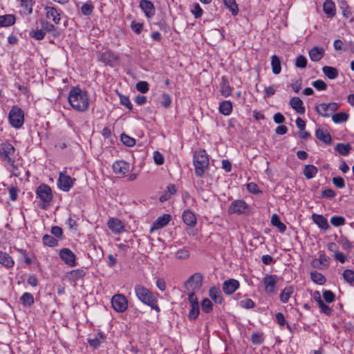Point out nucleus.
Instances as JSON below:
<instances>
[{
  "label": "nucleus",
  "instance_id": "37998d69",
  "mask_svg": "<svg viewBox=\"0 0 354 354\" xmlns=\"http://www.w3.org/2000/svg\"><path fill=\"white\" fill-rule=\"evenodd\" d=\"M20 300L24 306H30L34 304L33 295L29 292H24L21 295Z\"/></svg>",
  "mask_w": 354,
  "mask_h": 354
},
{
  "label": "nucleus",
  "instance_id": "ddd939ff",
  "mask_svg": "<svg viewBox=\"0 0 354 354\" xmlns=\"http://www.w3.org/2000/svg\"><path fill=\"white\" fill-rule=\"evenodd\" d=\"M278 282V277L276 274H266L263 278L265 285V290L268 293H273L276 290V284Z\"/></svg>",
  "mask_w": 354,
  "mask_h": 354
},
{
  "label": "nucleus",
  "instance_id": "c03bdc74",
  "mask_svg": "<svg viewBox=\"0 0 354 354\" xmlns=\"http://www.w3.org/2000/svg\"><path fill=\"white\" fill-rule=\"evenodd\" d=\"M42 241L44 245L49 247H55L58 245V241L49 234H45L42 237Z\"/></svg>",
  "mask_w": 354,
  "mask_h": 354
},
{
  "label": "nucleus",
  "instance_id": "dca6fc26",
  "mask_svg": "<svg viewBox=\"0 0 354 354\" xmlns=\"http://www.w3.org/2000/svg\"><path fill=\"white\" fill-rule=\"evenodd\" d=\"M112 167L115 174L124 176L129 171L130 165L124 160H117Z\"/></svg>",
  "mask_w": 354,
  "mask_h": 354
},
{
  "label": "nucleus",
  "instance_id": "bf43d9fd",
  "mask_svg": "<svg viewBox=\"0 0 354 354\" xmlns=\"http://www.w3.org/2000/svg\"><path fill=\"white\" fill-rule=\"evenodd\" d=\"M93 10V6L91 3H84L81 8L82 13L85 16H89L91 15Z\"/></svg>",
  "mask_w": 354,
  "mask_h": 354
},
{
  "label": "nucleus",
  "instance_id": "393cba45",
  "mask_svg": "<svg viewBox=\"0 0 354 354\" xmlns=\"http://www.w3.org/2000/svg\"><path fill=\"white\" fill-rule=\"evenodd\" d=\"M315 136L318 140L326 145H330L332 142L331 136L327 130L320 128L317 129L315 131Z\"/></svg>",
  "mask_w": 354,
  "mask_h": 354
},
{
  "label": "nucleus",
  "instance_id": "052dcab7",
  "mask_svg": "<svg viewBox=\"0 0 354 354\" xmlns=\"http://www.w3.org/2000/svg\"><path fill=\"white\" fill-rule=\"evenodd\" d=\"M307 66V59L304 55H299L295 60V66L299 68H304Z\"/></svg>",
  "mask_w": 354,
  "mask_h": 354
},
{
  "label": "nucleus",
  "instance_id": "e433bc0d",
  "mask_svg": "<svg viewBox=\"0 0 354 354\" xmlns=\"http://www.w3.org/2000/svg\"><path fill=\"white\" fill-rule=\"evenodd\" d=\"M322 72L330 80H334L338 76L337 69L332 66H324L322 68Z\"/></svg>",
  "mask_w": 354,
  "mask_h": 354
},
{
  "label": "nucleus",
  "instance_id": "e2e57ef3",
  "mask_svg": "<svg viewBox=\"0 0 354 354\" xmlns=\"http://www.w3.org/2000/svg\"><path fill=\"white\" fill-rule=\"evenodd\" d=\"M189 255V250L185 248L180 249L176 252V257L178 259H187Z\"/></svg>",
  "mask_w": 354,
  "mask_h": 354
},
{
  "label": "nucleus",
  "instance_id": "9d476101",
  "mask_svg": "<svg viewBox=\"0 0 354 354\" xmlns=\"http://www.w3.org/2000/svg\"><path fill=\"white\" fill-rule=\"evenodd\" d=\"M75 178L63 172H60L57 180V186L63 192H68L73 186Z\"/></svg>",
  "mask_w": 354,
  "mask_h": 354
},
{
  "label": "nucleus",
  "instance_id": "49530a36",
  "mask_svg": "<svg viewBox=\"0 0 354 354\" xmlns=\"http://www.w3.org/2000/svg\"><path fill=\"white\" fill-rule=\"evenodd\" d=\"M330 223L335 227H339L346 223V219L342 216H333L330 218Z\"/></svg>",
  "mask_w": 354,
  "mask_h": 354
},
{
  "label": "nucleus",
  "instance_id": "8fccbe9b",
  "mask_svg": "<svg viewBox=\"0 0 354 354\" xmlns=\"http://www.w3.org/2000/svg\"><path fill=\"white\" fill-rule=\"evenodd\" d=\"M120 102L122 105L124 106L128 110L132 111L133 104H131L129 97L127 95L119 94Z\"/></svg>",
  "mask_w": 354,
  "mask_h": 354
},
{
  "label": "nucleus",
  "instance_id": "f03ea898",
  "mask_svg": "<svg viewBox=\"0 0 354 354\" xmlns=\"http://www.w3.org/2000/svg\"><path fill=\"white\" fill-rule=\"evenodd\" d=\"M134 289L137 298L142 304L150 306L158 313L160 311L158 305V299L150 290L140 284L136 285Z\"/></svg>",
  "mask_w": 354,
  "mask_h": 354
},
{
  "label": "nucleus",
  "instance_id": "4c0bfd02",
  "mask_svg": "<svg viewBox=\"0 0 354 354\" xmlns=\"http://www.w3.org/2000/svg\"><path fill=\"white\" fill-rule=\"evenodd\" d=\"M303 174L307 179H311L317 174V168L313 165H307L304 167Z\"/></svg>",
  "mask_w": 354,
  "mask_h": 354
},
{
  "label": "nucleus",
  "instance_id": "a18cd8bd",
  "mask_svg": "<svg viewBox=\"0 0 354 354\" xmlns=\"http://www.w3.org/2000/svg\"><path fill=\"white\" fill-rule=\"evenodd\" d=\"M120 140L127 147H133L136 145V140L124 133L121 134Z\"/></svg>",
  "mask_w": 354,
  "mask_h": 354
},
{
  "label": "nucleus",
  "instance_id": "5fc2aeb1",
  "mask_svg": "<svg viewBox=\"0 0 354 354\" xmlns=\"http://www.w3.org/2000/svg\"><path fill=\"white\" fill-rule=\"evenodd\" d=\"M343 277L344 280L349 283H354V271L353 270L346 269L343 272Z\"/></svg>",
  "mask_w": 354,
  "mask_h": 354
},
{
  "label": "nucleus",
  "instance_id": "7c9ffc66",
  "mask_svg": "<svg viewBox=\"0 0 354 354\" xmlns=\"http://www.w3.org/2000/svg\"><path fill=\"white\" fill-rule=\"evenodd\" d=\"M351 150L352 147L349 143L339 142L337 143L335 147V151H337L339 154L344 156H348Z\"/></svg>",
  "mask_w": 354,
  "mask_h": 354
},
{
  "label": "nucleus",
  "instance_id": "4d7b16f0",
  "mask_svg": "<svg viewBox=\"0 0 354 354\" xmlns=\"http://www.w3.org/2000/svg\"><path fill=\"white\" fill-rule=\"evenodd\" d=\"M191 307L188 317L190 320H195L198 318L200 313L199 306H191Z\"/></svg>",
  "mask_w": 354,
  "mask_h": 354
},
{
  "label": "nucleus",
  "instance_id": "2eb2a0df",
  "mask_svg": "<svg viewBox=\"0 0 354 354\" xmlns=\"http://www.w3.org/2000/svg\"><path fill=\"white\" fill-rule=\"evenodd\" d=\"M171 220V216L169 214H164L158 217L152 223L151 232L165 227Z\"/></svg>",
  "mask_w": 354,
  "mask_h": 354
},
{
  "label": "nucleus",
  "instance_id": "6e6552de",
  "mask_svg": "<svg viewBox=\"0 0 354 354\" xmlns=\"http://www.w3.org/2000/svg\"><path fill=\"white\" fill-rule=\"evenodd\" d=\"M111 305L116 312L123 313L127 309L128 301L124 295L116 294L111 299Z\"/></svg>",
  "mask_w": 354,
  "mask_h": 354
},
{
  "label": "nucleus",
  "instance_id": "f704fd0d",
  "mask_svg": "<svg viewBox=\"0 0 354 354\" xmlns=\"http://www.w3.org/2000/svg\"><path fill=\"white\" fill-rule=\"evenodd\" d=\"M270 223L273 226L277 227L281 233L286 232V225L280 221L277 214H274L272 216Z\"/></svg>",
  "mask_w": 354,
  "mask_h": 354
},
{
  "label": "nucleus",
  "instance_id": "aec40b11",
  "mask_svg": "<svg viewBox=\"0 0 354 354\" xmlns=\"http://www.w3.org/2000/svg\"><path fill=\"white\" fill-rule=\"evenodd\" d=\"M45 10L46 11L47 18L52 19L53 22L56 24H59L60 23V11H59L56 8L52 6H46Z\"/></svg>",
  "mask_w": 354,
  "mask_h": 354
},
{
  "label": "nucleus",
  "instance_id": "864d4df0",
  "mask_svg": "<svg viewBox=\"0 0 354 354\" xmlns=\"http://www.w3.org/2000/svg\"><path fill=\"white\" fill-rule=\"evenodd\" d=\"M201 307L203 312L209 313L212 310L213 305L209 299L205 298L201 302Z\"/></svg>",
  "mask_w": 354,
  "mask_h": 354
},
{
  "label": "nucleus",
  "instance_id": "2f4dec72",
  "mask_svg": "<svg viewBox=\"0 0 354 354\" xmlns=\"http://www.w3.org/2000/svg\"><path fill=\"white\" fill-rule=\"evenodd\" d=\"M329 257H327L323 251H321L319 252V259L313 260L312 265L314 268H319V264L328 266L329 264Z\"/></svg>",
  "mask_w": 354,
  "mask_h": 354
},
{
  "label": "nucleus",
  "instance_id": "f3484780",
  "mask_svg": "<svg viewBox=\"0 0 354 354\" xmlns=\"http://www.w3.org/2000/svg\"><path fill=\"white\" fill-rule=\"evenodd\" d=\"M232 90L233 87L230 85L227 77L225 75L222 76L220 83V92L221 95L227 97L231 95Z\"/></svg>",
  "mask_w": 354,
  "mask_h": 354
},
{
  "label": "nucleus",
  "instance_id": "58836bf2",
  "mask_svg": "<svg viewBox=\"0 0 354 354\" xmlns=\"http://www.w3.org/2000/svg\"><path fill=\"white\" fill-rule=\"evenodd\" d=\"M310 279L315 283L318 285H324L326 281L325 277L322 273L315 270L310 272Z\"/></svg>",
  "mask_w": 354,
  "mask_h": 354
},
{
  "label": "nucleus",
  "instance_id": "9b49d317",
  "mask_svg": "<svg viewBox=\"0 0 354 354\" xmlns=\"http://www.w3.org/2000/svg\"><path fill=\"white\" fill-rule=\"evenodd\" d=\"M60 259L68 266L74 267L77 265L76 256L69 248H62L59 251Z\"/></svg>",
  "mask_w": 354,
  "mask_h": 354
},
{
  "label": "nucleus",
  "instance_id": "a211bd4d",
  "mask_svg": "<svg viewBox=\"0 0 354 354\" xmlns=\"http://www.w3.org/2000/svg\"><path fill=\"white\" fill-rule=\"evenodd\" d=\"M140 8L147 17H151L155 14V8L152 2L149 0H141Z\"/></svg>",
  "mask_w": 354,
  "mask_h": 354
},
{
  "label": "nucleus",
  "instance_id": "603ef678",
  "mask_svg": "<svg viewBox=\"0 0 354 354\" xmlns=\"http://www.w3.org/2000/svg\"><path fill=\"white\" fill-rule=\"evenodd\" d=\"M323 298L326 303H332L335 299V295L329 290H324L322 292Z\"/></svg>",
  "mask_w": 354,
  "mask_h": 354
},
{
  "label": "nucleus",
  "instance_id": "20e7f679",
  "mask_svg": "<svg viewBox=\"0 0 354 354\" xmlns=\"http://www.w3.org/2000/svg\"><path fill=\"white\" fill-rule=\"evenodd\" d=\"M16 149L8 140L0 143V160L10 165L13 169H17L15 165Z\"/></svg>",
  "mask_w": 354,
  "mask_h": 354
},
{
  "label": "nucleus",
  "instance_id": "c9c22d12",
  "mask_svg": "<svg viewBox=\"0 0 354 354\" xmlns=\"http://www.w3.org/2000/svg\"><path fill=\"white\" fill-rule=\"evenodd\" d=\"M271 66H272V73L275 75H278L281 71V60L279 57L276 55H273L271 57Z\"/></svg>",
  "mask_w": 354,
  "mask_h": 354
},
{
  "label": "nucleus",
  "instance_id": "4468645a",
  "mask_svg": "<svg viewBox=\"0 0 354 354\" xmlns=\"http://www.w3.org/2000/svg\"><path fill=\"white\" fill-rule=\"evenodd\" d=\"M240 286L239 281L234 279L225 280L223 283L222 289L225 295L233 294Z\"/></svg>",
  "mask_w": 354,
  "mask_h": 354
},
{
  "label": "nucleus",
  "instance_id": "423d86ee",
  "mask_svg": "<svg viewBox=\"0 0 354 354\" xmlns=\"http://www.w3.org/2000/svg\"><path fill=\"white\" fill-rule=\"evenodd\" d=\"M35 193L37 197L42 202V205H40V207L46 209L53 197L50 187L48 185L42 183L37 187Z\"/></svg>",
  "mask_w": 354,
  "mask_h": 354
},
{
  "label": "nucleus",
  "instance_id": "6ab92c4d",
  "mask_svg": "<svg viewBox=\"0 0 354 354\" xmlns=\"http://www.w3.org/2000/svg\"><path fill=\"white\" fill-rule=\"evenodd\" d=\"M107 225L109 228L114 233L120 234L124 230L123 223L118 218H110Z\"/></svg>",
  "mask_w": 354,
  "mask_h": 354
},
{
  "label": "nucleus",
  "instance_id": "13d9d810",
  "mask_svg": "<svg viewBox=\"0 0 354 354\" xmlns=\"http://www.w3.org/2000/svg\"><path fill=\"white\" fill-rule=\"evenodd\" d=\"M45 35H46V32L43 30L42 28H41V30L37 29L36 30H32L30 32V36L37 40L43 39L44 38Z\"/></svg>",
  "mask_w": 354,
  "mask_h": 354
},
{
  "label": "nucleus",
  "instance_id": "a878e982",
  "mask_svg": "<svg viewBox=\"0 0 354 354\" xmlns=\"http://www.w3.org/2000/svg\"><path fill=\"white\" fill-rule=\"evenodd\" d=\"M0 264L7 268H12L15 265L12 257L5 252L0 251Z\"/></svg>",
  "mask_w": 354,
  "mask_h": 354
},
{
  "label": "nucleus",
  "instance_id": "338daca9",
  "mask_svg": "<svg viewBox=\"0 0 354 354\" xmlns=\"http://www.w3.org/2000/svg\"><path fill=\"white\" fill-rule=\"evenodd\" d=\"M319 308H320V312L324 313L326 315H330L333 312V309L326 305L324 301L318 304Z\"/></svg>",
  "mask_w": 354,
  "mask_h": 354
},
{
  "label": "nucleus",
  "instance_id": "79ce46f5",
  "mask_svg": "<svg viewBox=\"0 0 354 354\" xmlns=\"http://www.w3.org/2000/svg\"><path fill=\"white\" fill-rule=\"evenodd\" d=\"M225 6L230 10L233 16H236L239 12L238 5L235 0H223Z\"/></svg>",
  "mask_w": 354,
  "mask_h": 354
},
{
  "label": "nucleus",
  "instance_id": "69168bd1",
  "mask_svg": "<svg viewBox=\"0 0 354 354\" xmlns=\"http://www.w3.org/2000/svg\"><path fill=\"white\" fill-rule=\"evenodd\" d=\"M239 305L243 308L250 309L255 306V303L251 299H246L241 300L239 302Z\"/></svg>",
  "mask_w": 354,
  "mask_h": 354
},
{
  "label": "nucleus",
  "instance_id": "a19ab883",
  "mask_svg": "<svg viewBox=\"0 0 354 354\" xmlns=\"http://www.w3.org/2000/svg\"><path fill=\"white\" fill-rule=\"evenodd\" d=\"M349 115L346 113L340 112L333 114L332 120L335 124H340L346 122L348 120Z\"/></svg>",
  "mask_w": 354,
  "mask_h": 354
},
{
  "label": "nucleus",
  "instance_id": "c85d7f7f",
  "mask_svg": "<svg viewBox=\"0 0 354 354\" xmlns=\"http://www.w3.org/2000/svg\"><path fill=\"white\" fill-rule=\"evenodd\" d=\"M323 10L328 17H333L336 13L335 3L332 0H326L323 4Z\"/></svg>",
  "mask_w": 354,
  "mask_h": 354
},
{
  "label": "nucleus",
  "instance_id": "5701e85b",
  "mask_svg": "<svg viewBox=\"0 0 354 354\" xmlns=\"http://www.w3.org/2000/svg\"><path fill=\"white\" fill-rule=\"evenodd\" d=\"M308 55L312 62H319L324 55V49L322 47L315 46L309 50Z\"/></svg>",
  "mask_w": 354,
  "mask_h": 354
},
{
  "label": "nucleus",
  "instance_id": "7ed1b4c3",
  "mask_svg": "<svg viewBox=\"0 0 354 354\" xmlns=\"http://www.w3.org/2000/svg\"><path fill=\"white\" fill-rule=\"evenodd\" d=\"M193 164L195 175L199 178L203 177L209 165V156L205 149H200L194 152Z\"/></svg>",
  "mask_w": 354,
  "mask_h": 354
},
{
  "label": "nucleus",
  "instance_id": "4be33fe9",
  "mask_svg": "<svg viewBox=\"0 0 354 354\" xmlns=\"http://www.w3.org/2000/svg\"><path fill=\"white\" fill-rule=\"evenodd\" d=\"M86 274V272L84 268H78L68 272L67 278L69 281L75 283L79 279H82Z\"/></svg>",
  "mask_w": 354,
  "mask_h": 354
},
{
  "label": "nucleus",
  "instance_id": "c756f323",
  "mask_svg": "<svg viewBox=\"0 0 354 354\" xmlns=\"http://www.w3.org/2000/svg\"><path fill=\"white\" fill-rule=\"evenodd\" d=\"M294 290L295 288L292 286H286L279 295L280 301L283 304H286L293 294Z\"/></svg>",
  "mask_w": 354,
  "mask_h": 354
},
{
  "label": "nucleus",
  "instance_id": "473e14b6",
  "mask_svg": "<svg viewBox=\"0 0 354 354\" xmlns=\"http://www.w3.org/2000/svg\"><path fill=\"white\" fill-rule=\"evenodd\" d=\"M15 23V17L13 15H5L0 16V27L11 26Z\"/></svg>",
  "mask_w": 354,
  "mask_h": 354
},
{
  "label": "nucleus",
  "instance_id": "de8ad7c7",
  "mask_svg": "<svg viewBox=\"0 0 354 354\" xmlns=\"http://www.w3.org/2000/svg\"><path fill=\"white\" fill-rule=\"evenodd\" d=\"M264 341L263 333H254L251 335V342L253 344L259 345Z\"/></svg>",
  "mask_w": 354,
  "mask_h": 354
},
{
  "label": "nucleus",
  "instance_id": "f257e3e1",
  "mask_svg": "<svg viewBox=\"0 0 354 354\" xmlns=\"http://www.w3.org/2000/svg\"><path fill=\"white\" fill-rule=\"evenodd\" d=\"M68 101L71 107L79 112H85L89 106V96L86 91L73 86L69 91Z\"/></svg>",
  "mask_w": 354,
  "mask_h": 354
},
{
  "label": "nucleus",
  "instance_id": "774afa93",
  "mask_svg": "<svg viewBox=\"0 0 354 354\" xmlns=\"http://www.w3.org/2000/svg\"><path fill=\"white\" fill-rule=\"evenodd\" d=\"M332 181L334 185L337 188L342 189L345 187V181L341 176L333 177Z\"/></svg>",
  "mask_w": 354,
  "mask_h": 354
},
{
  "label": "nucleus",
  "instance_id": "f8f14e48",
  "mask_svg": "<svg viewBox=\"0 0 354 354\" xmlns=\"http://www.w3.org/2000/svg\"><path fill=\"white\" fill-rule=\"evenodd\" d=\"M248 209V205L243 200H236L231 203L227 212L230 214L234 213L241 214L246 213Z\"/></svg>",
  "mask_w": 354,
  "mask_h": 354
},
{
  "label": "nucleus",
  "instance_id": "6e6d98bb",
  "mask_svg": "<svg viewBox=\"0 0 354 354\" xmlns=\"http://www.w3.org/2000/svg\"><path fill=\"white\" fill-rule=\"evenodd\" d=\"M339 243L342 245V248L348 252H350L353 248V243L345 236L341 237Z\"/></svg>",
  "mask_w": 354,
  "mask_h": 354
},
{
  "label": "nucleus",
  "instance_id": "0e129e2a",
  "mask_svg": "<svg viewBox=\"0 0 354 354\" xmlns=\"http://www.w3.org/2000/svg\"><path fill=\"white\" fill-rule=\"evenodd\" d=\"M312 86L318 91H325L327 88V84L322 80L313 82Z\"/></svg>",
  "mask_w": 354,
  "mask_h": 354
},
{
  "label": "nucleus",
  "instance_id": "0eeeda50",
  "mask_svg": "<svg viewBox=\"0 0 354 354\" xmlns=\"http://www.w3.org/2000/svg\"><path fill=\"white\" fill-rule=\"evenodd\" d=\"M203 281V275L201 272H196L190 276L185 283V288L191 291L199 290Z\"/></svg>",
  "mask_w": 354,
  "mask_h": 354
},
{
  "label": "nucleus",
  "instance_id": "cd10ccee",
  "mask_svg": "<svg viewBox=\"0 0 354 354\" xmlns=\"http://www.w3.org/2000/svg\"><path fill=\"white\" fill-rule=\"evenodd\" d=\"M209 296L216 304H221L223 302L221 291L216 286H212L209 288Z\"/></svg>",
  "mask_w": 354,
  "mask_h": 354
},
{
  "label": "nucleus",
  "instance_id": "412c9836",
  "mask_svg": "<svg viewBox=\"0 0 354 354\" xmlns=\"http://www.w3.org/2000/svg\"><path fill=\"white\" fill-rule=\"evenodd\" d=\"M183 222L190 227H194L196 224V216L190 209H185L182 215Z\"/></svg>",
  "mask_w": 354,
  "mask_h": 354
},
{
  "label": "nucleus",
  "instance_id": "72a5a7b5",
  "mask_svg": "<svg viewBox=\"0 0 354 354\" xmlns=\"http://www.w3.org/2000/svg\"><path fill=\"white\" fill-rule=\"evenodd\" d=\"M219 112L224 115H229L232 111V103L230 100H224L219 104Z\"/></svg>",
  "mask_w": 354,
  "mask_h": 354
},
{
  "label": "nucleus",
  "instance_id": "ea45409f",
  "mask_svg": "<svg viewBox=\"0 0 354 354\" xmlns=\"http://www.w3.org/2000/svg\"><path fill=\"white\" fill-rule=\"evenodd\" d=\"M315 110L319 115L324 118H329L330 116V113H328L329 109L328 107V104L326 103L317 104L315 106Z\"/></svg>",
  "mask_w": 354,
  "mask_h": 354
},
{
  "label": "nucleus",
  "instance_id": "680f3d73",
  "mask_svg": "<svg viewBox=\"0 0 354 354\" xmlns=\"http://www.w3.org/2000/svg\"><path fill=\"white\" fill-rule=\"evenodd\" d=\"M40 25H41V27L43 29V30H45L46 32H50L56 30L55 26L47 21H44V20L41 21Z\"/></svg>",
  "mask_w": 354,
  "mask_h": 354
},
{
  "label": "nucleus",
  "instance_id": "bb28decb",
  "mask_svg": "<svg viewBox=\"0 0 354 354\" xmlns=\"http://www.w3.org/2000/svg\"><path fill=\"white\" fill-rule=\"evenodd\" d=\"M312 219L319 228L324 230H327L329 228L328 221L324 216L313 213L312 214Z\"/></svg>",
  "mask_w": 354,
  "mask_h": 354
},
{
  "label": "nucleus",
  "instance_id": "1a4fd4ad",
  "mask_svg": "<svg viewBox=\"0 0 354 354\" xmlns=\"http://www.w3.org/2000/svg\"><path fill=\"white\" fill-rule=\"evenodd\" d=\"M99 60L113 67L119 62V56L111 50H106L99 54Z\"/></svg>",
  "mask_w": 354,
  "mask_h": 354
},
{
  "label": "nucleus",
  "instance_id": "09e8293b",
  "mask_svg": "<svg viewBox=\"0 0 354 354\" xmlns=\"http://www.w3.org/2000/svg\"><path fill=\"white\" fill-rule=\"evenodd\" d=\"M20 6L28 12V15L32 12V0H18Z\"/></svg>",
  "mask_w": 354,
  "mask_h": 354
},
{
  "label": "nucleus",
  "instance_id": "b1692460",
  "mask_svg": "<svg viewBox=\"0 0 354 354\" xmlns=\"http://www.w3.org/2000/svg\"><path fill=\"white\" fill-rule=\"evenodd\" d=\"M290 106L299 114L305 113V106L302 100L298 97H293L290 100Z\"/></svg>",
  "mask_w": 354,
  "mask_h": 354
},
{
  "label": "nucleus",
  "instance_id": "39448f33",
  "mask_svg": "<svg viewBox=\"0 0 354 354\" xmlns=\"http://www.w3.org/2000/svg\"><path fill=\"white\" fill-rule=\"evenodd\" d=\"M8 121L15 129H20L24 123V111L17 105L12 106L8 113Z\"/></svg>",
  "mask_w": 354,
  "mask_h": 354
},
{
  "label": "nucleus",
  "instance_id": "3c124183",
  "mask_svg": "<svg viewBox=\"0 0 354 354\" xmlns=\"http://www.w3.org/2000/svg\"><path fill=\"white\" fill-rule=\"evenodd\" d=\"M136 88L141 93H146L149 90V84L146 81H140L136 84Z\"/></svg>",
  "mask_w": 354,
  "mask_h": 354
}]
</instances>
